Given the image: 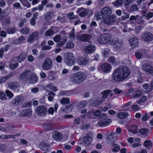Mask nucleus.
Masks as SVG:
<instances>
[{"label":"nucleus","instance_id":"f257e3e1","mask_svg":"<svg viewBox=\"0 0 153 153\" xmlns=\"http://www.w3.org/2000/svg\"><path fill=\"white\" fill-rule=\"evenodd\" d=\"M130 74V69L128 67L120 66L114 71L112 75V79L116 82H121L127 79Z\"/></svg>","mask_w":153,"mask_h":153},{"label":"nucleus","instance_id":"f03ea898","mask_svg":"<svg viewBox=\"0 0 153 153\" xmlns=\"http://www.w3.org/2000/svg\"><path fill=\"white\" fill-rule=\"evenodd\" d=\"M86 79L85 74L81 71L74 73L71 76V81L75 83L78 84L83 83Z\"/></svg>","mask_w":153,"mask_h":153},{"label":"nucleus","instance_id":"7ed1b4c3","mask_svg":"<svg viewBox=\"0 0 153 153\" xmlns=\"http://www.w3.org/2000/svg\"><path fill=\"white\" fill-rule=\"evenodd\" d=\"M64 62L65 64L69 66H72L75 63V59L72 53L69 52L65 54Z\"/></svg>","mask_w":153,"mask_h":153},{"label":"nucleus","instance_id":"20e7f679","mask_svg":"<svg viewBox=\"0 0 153 153\" xmlns=\"http://www.w3.org/2000/svg\"><path fill=\"white\" fill-rule=\"evenodd\" d=\"M52 60L49 58H47L45 60V61L43 64L42 68L45 70H48L50 69L52 65Z\"/></svg>","mask_w":153,"mask_h":153},{"label":"nucleus","instance_id":"39448f33","mask_svg":"<svg viewBox=\"0 0 153 153\" xmlns=\"http://www.w3.org/2000/svg\"><path fill=\"white\" fill-rule=\"evenodd\" d=\"M141 39L145 42H149L153 39V35L150 32L144 33L141 35Z\"/></svg>","mask_w":153,"mask_h":153},{"label":"nucleus","instance_id":"423d86ee","mask_svg":"<svg viewBox=\"0 0 153 153\" xmlns=\"http://www.w3.org/2000/svg\"><path fill=\"white\" fill-rule=\"evenodd\" d=\"M32 72L30 70H27L22 73L20 76V78L22 81H28L31 74Z\"/></svg>","mask_w":153,"mask_h":153},{"label":"nucleus","instance_id":"0eeeda50","mask_svg":"<svg viewBox=\"0 0 153 153\" xmlns=\"http://www.w3.org/2000/svg\"><path fill=\"white\" fill-rule=\"evenodd\" d=\"M47 108L44 106H39L36 108V112L38 115L43 116L46 114L47 112Z\"/></svg>","mask_w":153,"mask_h":153},{"label":"nucleus","instance_id":"6e6552de","mask_svg":"<svg viewBox=\"0 0 153 153\" xmlns=\"http://www.w3.org/2000/svg\"><path fill=\"white\" fill-rule=\"evenodd\" d=\"M93 134L91 132H89L84 137L83 139V144L85 146L89 145L93 140Z\"/></svg>","mask_w":153,"mask_h":153},{"label":"nucleus","instance_id":"1a4fd4ad","mask_svg":"<svg viewBox=\"0 0 153 153\" xmlns=\"http://www.w3.org/2000/svg\"><path fill=\"white\" fill-rule=\"evenodd\" d=\"M24 101L23 97L20 95L16 96L14 99H13L11 101V103L12 104L17 106L20 105Z\"/></svg>","mask_w":153,"mask_h":153},{"label":"nucleus","instance_id":"9d476101","mask_svg":"<svg viewBox=\"0 0 153 153\" xmlns=\"http://www.w3.org/2000/svg\"><path fill=\"white\" fill-rule=\"evenodd\" d=\"M142 69L143 71L149 74L153 75V66L149 64H145L143 65Z\"/></svg>","mask_w":153,"mask_h":153},{"label":"nucleus","instance_id":"9b49d317","mask_svg":"<svg viewBox=\"0 0 153 153\" xmlns=\"http://www.w3.org/2000/svg\"><path fill=\"white\" fill-rule=\"evenodd\" d=\"M39 33L38 32L35 31L30 35L27 39V42L29 43L33 42L36 39V37L39 36Z\"/></svg>","mask_w":153,"mask_h":153},{"label":"nucleus","instance_id":"f8f14e48","mask_svg":"<svg viewBox=\"0 0 153 153\" xmlns=\"http://www.w3.org/2000/svg\"><path fill=\"white\" fill-rule=\"evenodd\" d=\"M91 37V35L88 34H84L81 36H76V38L78 40L84 42H88Z\"/></svg>","mask_w":153,"mask_h":153},{"label":"nucleus","instance_id":"ddd939ff","mask_svg":"<svg viewBox=\"0 0 153 153\" xmlns=\"http://www.w3.org/2000/svg\"><path fill=\"white\" fill-rule=\"evenodd\" d=\"M100 68L102 71L106 73H109L111 68V65L106 63L101 65Z\"/></svg>","mask_w":153,"mask_h":153},{"label":"nucleus","instance_id":"4468645a","mask_svg":"<svg viewBox=\"0 0 153 153\" xmlns=\"http://www.w3.org/2000/svg\"><path fill=\"white\" fill-rule=\"evenodd\" d=\"M139 16L138 15L136 16H131L130 18V20L131 21L132 20L135 21V22L137 24L140 25H143L144 24V21L141 18H139Z\"/></svg>","mask_w":153,"mask_h":153},{"label":"nucleus","instance_id":"2eb2a0df","mask_svg":"<svg viewBox=\"0 0 153 153\" xmlns=\"http://www.w3.org/2000/svg\"><path fill=\"white\" fill-rule=\"evenodd\" d=\"M116 21V16L112 15L109 16L108 18L106 19L104 21V24L108 25H112Z\"/></svg>","mask_w":153,"mask_h":153},{"label":"nucleus","instance_id":"dca6fc26","mask_svg":"<svg viewBox=\"0 0 153 153\" xmlns=\"http://www.w3.org/2000/svg\"><path fill=\"white\" fill-rule=\"evenodd\" d=\"M148 52L147 50L144 49L137 50L135 53V56L137 59H141L142 58L143 54H146Z\"/></svg>","mask_w":153,"mask_h":153},{"label":"nucleus","instance_id":"f3484780","mask_svg":"<svg viewBox=\"0 0 153 153\" xmlns=\"http://www.w3.org/2000/svg\"><path fill=\"white\" fill-rule=\"evenodd\" d=\"M39 147L42 151L49 152L50 151L49 144L44 142H41L39 144Z\"/></svg>","mask_w":153,"mask_h":153},{"label":"nucleus","instance_id":"a211bd4d","mask_svg":"<svg viewBox=\"0 0 153 153\" xmlns=\"http://www.w3.org/2000/svg\"><path fill=\"white\" fill-rule=\"evenodd\" d=\"M53 138L56 141H59L62 139V135L61 133L57 131H55L52 133Z\"/></svg>","mask_w":153,"mask_h":153},{"label":"nucleus","instance_id":"6ab92c4d","mask_svg":"<svg viewBox=\"0 0 153 153\" xmlns=\"http://www.w3.org/2000/svg\"><path fill=\"white\" fill-rule=\"evenodd\" d=\"M89 62V60L87 57H81L78 58L77 62L78 64L80 65H86Z\"/></svg>","mask_w":153,"mask_h":153},{"label":"nucleus","instance_id":"aec40b11","mask_svg":"<svg viewBox=\"0 0 153 153\" xmlns=\"http://www.w3.org/2000/svg\"><path fill=\"white\" fill-rule=\"evenodd\" d=\"M84 49L85 52L87 53H92L95 50V46L93 45H90L84 47Z\"/></svg>","mask_w":153,"mask_h":153},{"label":"nucleus","instance_id":"412c9836","mask_svg":"<svg viewBox=\"0 0 153 153\" xmlns=\"http://www.w3.org/2000/svg\"><path fill=\"white\" fill-rule=\"evenodd\" d=\"M32 111L30 108L25 109L22 111L20 113L19 115L21 117H28L31 115Z\"/></svg>","mask_w":153,"mask_h":153},{"label":"nucleus","instance_id":"4be33fe9","mask_svg":"<svg viewBox=\"0 0 153 153\" xmlns=\"http://www.w3.org/2000/svg\"><path fill=\"white\" fill-rule=\"evenodd\" d=\"M111 122L110 119L108 118L102 119L100 120L98 123V125L100 127H103L108 125Z\"/></svg>","mask_w":153,"mask_h":153},{"label":"nucleus","instance_id":"5701e85b","mask_svg":"<svg viewBox=\"0 0 153 153\" xmlns=\"http://www.w3.org/2000/svg\"><path fill=\"white\" fill-rule=\"evenodd\" d=\"M9 88L13 91L16 90L19 87V83L14 82L10 83L8 85Z\"/></svg>","mask_w":153,"mask_h":153},{"label":"nucleus","instance_id":"b1692460","mask_svg":"<svg viewBox=\"0 0 153 153\" xmlns=\"http://www.w3.org/2000/svg\"><path fill=\"white\" fill-rule=\"evenodd\" d=\"M101 10L105 16L110 15L112 13L111 9L107 7L103 8Z\"/></svg>","mask_w":153,"mask_h":153},{"label":"nucleus","instance_id":"393cba45","mask_svg":"<svg viewBox=\"0 0 153 153\" xmlns=\"http://www.w3.org/2000/svg\"><path fill=\"white\" fill-rule=\"evenodd\" d=\"M38 80V78L36 75L35 74H32L30 76V79H29V82L30 84H33L36 83Z\"/></svg>","mask_w":153,"mask_h":153},{"label":"nucleus","instance_id":"a878e982","mask_svg":"<svg viewBox=\"0 0 153 153\" xmlns=\"http://www.w3.org/2000/svg\"><path fill=\"white\" fill-rule=\"evenodd\" d=\"M131 46L133 48L137 47L138 46V40L135 37H133L129 40Z\"/></svg>","mask_w":153,"mask_h":153},{"label":"nucleus","instance_id":"bb28decb","mask_svg":"<svg viewBox=\"0 0 153 153\" xmlns=\"http://www.w3.org/2000/svg\"><path fill=\"white\" fill-rule=\"evenodd\" d=\"M123 42L122 40L119 38H117L114 41V47L117 48H119L123 46Z\"/></svg>","mask_w":153,"mask_h":153},{"label":"nucleus","instance_id":"cd10ccee","mask_svg":"<svg viewBox=\"0 0 153 153\" xmlns=\"http://www.w3.org/2000/svg\"><path fill=\"white\" fill-rule=\"evenodd\" d=\"M27 55L26 53H21L19 55L16 57L17 61L19 62H21L27 57Z\"/></svg>","mask_w":153,"mask_h":153},{"label":"nucleus","instance_id":"c85d7f7f","mask_svg":"<svg viewBox=\"0 0 153 153\" xmlns=\"http://www.w3.org/2000/svg\"><path fill=\"white\" fill-rule=\"evenodd\" d=\"M143 146L148 150L150 149L152 146V143L149 140H146L143 143Z\"/></svg>","mask_w":153,"mask_h":153},{"label":"nucleus","instance_id":"c756f323","mask_svg":"<svg viewBox=\"0 0 153 153\" xmlns=\"http://www.w3.org/2000/svg\"><path fill=\"white\" fill-rule=\"evenodd\" d=\"M87 104L86 101H81L79 102L76 105V107L78 109H81L85 107Z\"/></svg>","mask_w":153,"mask_h":153},{"label":"nucleus","instance_id":"7c9ffc66","mask_svg":"<svg viewBox=\"0 0 153 153\" xmlns=\"http://www.w3.org/2000/svg\"><path fill=\"white\" fill-rule=\"evenodd\" d=\"M117 117L120 119H124L128 117V114L127 112H120L117 114Z\"/></svg>","mask_w":153,"mask_h":153},{"label":"nucleus","instance_id":"2f4dec72","mask_svg":"<svg viewBox=\"0 0 153 153\" xmlns=\"http://www.w3.org/2000/svg\"><path fill=\"white\" fill-rule=\"evenodd\" d=\"M105 17L103 13L102 12L101 10L100 11L96 13L95 15V17L97 20H99L103 19Z\"/></svg>","mask_w":153,"mask_h":153},{"label":"nucleus","instance_id":"473e14b6","mask_svg":"<svg viewBox=\"0 0 153 153\" xmlns=\"http://www.w3.org/2000/svg\"><path fill=\"white\" fill-rule=\"evenodd\" d=\"M142 95V91L140 90H138L133 94L132 96L133 98H137L140 97Z\"/></svg>","mask_w":153,"mask_h":153},{"label":"nucleus","instance_id":"72a5a7b5","mask_svg":"<svg viewBox=\"0 0 153 153\" xmlns=\"http://www.w3.org/2000/svg\"><path fill=\"white\" fill-rule=\"evenodd\" d=\"M73 94V91L72 90L65 91H62L60 93V94L62 95L67 96H70Z\"/></svg>","mask_w":153,"mask_h":153},{"label":"nucleus","instance_id":"f704fd0d","mask_svg":"<svg viewBox=\"0 0 153 153\" xmlns=\"http://www.w3.org/2000/svg\"><path fill=\"white\" fill-rule=\"evenodd\" d=\"M129 131L133 134H135L137 132V126L133 125L129 128Z\"/></svg>","mask_w":153,"mask_h":153},{"label":"nucleus","instance_id":"c9c22d12","mask_svg":"<svg viewBox=\"0 0 153 153\" xmlns=\"http://www.w3.org/2000/svg\"><path fill=\"white\" fill-rule=\"evenodd\" d=\"M48 100L50 101H52L53 100V97L55 96V94L50 91H48Z\"/></svg>","mask_w":153,"mask_h":153},{"label":"nucleus","instance_id":"e433bc0d","mask_svg":"<svg viewBox=\"0 0 153 153\" xmlns=\"http://www.w3.org/2000/svg\"><path fill=\"white\" fill-rule=\"evenodd\" d=\"M14 60H13L11 61L10 64V67L11 69H13L15 68H17L18 65V63L17 62H15Z\"/></svg>","mask_w":153,"mask_h":153},{"label":"nucleus","instance_id":"4c0bfd02","mask_svg":"<svg viewBox=\"0 0 153 153\" xmlns=\"http://www.w3.org/2000/svg\"><path fill=\"white\" fill-rule=\"evenodd\" d=\"M16 28L15 27H11L6 30V31L8 34H13L16 31Z\"/></svg>","mask_w":153,"mask_h":153},{"label":"nucleus","instance_id":"58836bf2","mask_svg":"<svg viewBox=\"0 0 153 153\" xmlns=\"http://www.w3.org/2000/svg\"><path fill=\"white\" fill-rule=\"evenodd\" d=\"M103 35L106 44L110 41L111 40V36L109 34L104 33Z\"/></svg>","mask_w":153,"mask_h":153},{"label":"nucleus","instance_id":"ea45409f","mask_svg":"<svg viewBox=\"0 0 153 153\" xmlns=\"http://www.w3.org/2000/svg\"><path fill=\"white\" fill-rule=\"evenodd\" d=\"M70 100L69 98H63L60 101L61 103L65 105L70 103Z\"/></svg>","mask_w":153,"mask_h":153},{"label":"nucleus","instance_id":"a19ab883","mask_svg":"<svg viewBox=\"0 0 153 153\" xmlns=\"http://www.w3.org/2000/svg\"><path fill=\"white\" fill-rule=\"evenodd\" d=\"M47 87L49 89L52 90L54 91H57V88L54 86L51 83H49L47 86Z\"/></svg>","mask_w":153,"mask_h":153},{"label":"nucleus","instance_id":"79ce46f5","mask_svg":"<svg viewBox=\"0 0 153 153\" xmlns=\"http://www.w3.org/2000/svg\"><path fill=\"white\" fill-rule=\"evenodd\" d=\"M54 34V31L51 29H49L46 31L45 33V35L46 36H52Z\"/></svg>","mask_w":153,"mask_h":153},{"label":"nucleus","instance_id":"37998d69","mask_svg":"<svg viewBox=\"0 0 153 153\" xmlns=\"http://www.w3.org/2000/svg\"><path fill=\"white\" fill-rule=\"evenodd\" d=\"M123 0H117L113 2V4L115 6H120L123 4Z\"/></svg>","mask_w":153,"mask_h":153},{"label":"nucleus","instance_id":"c03bdc74","mask_svg":"<svg viewBox=\"0 0 153 153\" xmlns=\"http://www.w3.org/2000/svg\"><path fill=\"white\" fill-rule=\"evenodd\" d=\"M98 41L100 44H106L103 35L99 36L98 39Z\"/></svg>","mask_w":153,"mask_h":153},{"label":"nucleus","instance_id":"a18cd8bd","mask_svg":"<svg viewBox=\"0 0 153 153\" xmlns=\"http://www.w3.org/2000/svg\"><path fill=\"white\" fill-rule=\"evenodd\" d=\"M51 123H49L47 124H44L43 125V127L45 130L49 131L51 130H53V129L51 128Z\"/></svg>","mask_w":153,"mask_h":153},{"label":"nucleus","instance_id":"49530a36","mask_svg":"<svg viewBox=\"0 0 153 153\" xmlns=\"http://www.w3.org/2000/svg\"><path fill=\"white\" fill-rule=\"evenodd\" d=\"M52 13L48 12L46 14L45 19L47 21L51 20L52 19L51 16L52 14Z\"/></svg>","mask_w":153,"mask_h":153},{"label":"nucleus","instance_id":"de8ad7c7","mask_svg":"<svg viewBox=\"0 0 153 153\" xmlns=\"http://www.w3.org/2000/svg\"><path fill=\"white\" fill-rule=\"evenodd\" d=\"M108 62L112 64H114L116 62V60L114 57L111 56L108 58Z\"/></svg>","mask_w":153,"mask_h":153},{"label":"nucleus","instance_id":"09e8293b","mask_svg":"<svg viewBox=\"0 0 153 153\" xmlns=\"http://www.w3.org/2000/svg\"><path fill=\"white\" fill-rule=\"evenodd\" d=\"M110 92L111 91L110 90H107L104 91L102 93L103 95V97L101 99H102L105 100V99L107 97L108 95Z\"/></svg>","mask_w":153,"mask_h":153},{"label":"nucleus","instance_id":"8fccbe9b","mask_svg":"<svg viewBox=\"0 0 153 153\" xmlns=\"http://www.w3.org/2000/svg\"><path fill=\"white\" fill-rule=\"evenodd\" d=\"M110 51L106 49H104L102 50V54L104 57H108Z\"/></svg>","mask_w":153,"mask_h":153},{"label":"nucleus","instance_id":"3c124183","mask_svg":"<svg viewBox=\"0 0 153 153\" xmlns=\"http://www.w3.org/2000/svg\"><path fill=\"white\" fill-rule=\"evenodd\" d=\"M129 14L125 12H123L122 15L121 16L122 19L125 20L126 19H128L129 17Z\"/></svg>","mask_w":153,"mask_h":153},{"label":"nucleus","instance_id":"603ef678","mask_svg":"<svg viewBox=\"0 0 153 153\" xmlns=\"http://www.w3.org/2000/svg\"><path fill=\"white\" fill-rule=\"evenodd\" d=\"M74 32V30H72L70 32V34L69 35V38L71 40H73L75 39V35Z\"/></svg>","mask_w":153,"mask_h":153},{"label":"nucleus","instance_id":"864d4df0","mask_svg":"<svg viewBox=\"0 0 153 153\" xmlns=\"http://www.w3.org/2000/svg\"><path fill=\"white\" fill-rule=\"evenodd\" d=\"M21 32L22 33L26 34L29 33V30L28 28L26 27H24L21 30Z\"/></svg>","mask_w":153,"mask_h":153},{"label":"nucleus","instance_id":"5fc2aeb1","mask_svg":"<svg viewBox=\"0 0 153 153\" xmlns=\"http://www.w3.org/2000/svg\"><path fill=\"white\" fill-rule=\"evenodd\" d=\"M146 96H143L137 102V103L140 104L142 102H145L146 100Z\"/></svg>","mask_w":153,"mask_h":153},{"label":"nucleus","instance_id":"6e6d98bb","mask_svg":"<svg viewBox=\"0 0 153 153\" xmlns=\"http://www.w3.org/2000/svg\"><path fill=\"white\" fill-rule=\"evenodd\" d=\"M31 105V102H27L22 104V107L23 108H26L30 107Z\"/></svg>","mask_w":153,"mask_h":153},{"label":"nucleus","instance_id":"4d7b16f0","mask_svg":"<svg viewBox=\"0 0 153 153\" xmlns=\"http://www.w3.org/2000/svg\"><path fill=\"white\" fill-rule=\"evenodd\" d=\"M74 45L73 43L69 41L66 43V47L68 48H72L74 47Z\"/></svg>","mask_w":153,"mask_h":153},{"label":"nucleus","instance_id":"13d9d810","mask_svg":"<svg viewBox=\"0 0 153 153\" xmlns=\"http://www.w3.org/2000/svg\"><path fill=\"white\" fill-rule=\"evenodd\" d=\"M5 93L7 96L10 99L12 98L14 96L13 93L10 91L7 90L5 91Z\"/></svg>","mask_w":153,"mask_h":153},{"label":"nucleus","instance_id":"bf43d9fd","mask_svg":"<svg viewBox=\"0 0 153 153\" xmlns=\"http://www.w3.org/2000/svg\"><path fill=\"white\" fill-rule=\"evenodd\" d=\"M149 118V115L147 113H145L143 115L142 119L143 121H146L148 120Z\"/></svg>","mask_w":153,"mask_h":153},{"label":"nucleus","instance_id":"052dcab7","mask_svg":"<svg viewBox=\"0 0 153 153\" xmlns=\"http://www.w3.org/2000/svg\"><path fill=\"white\" fill-rule=\"evenodd\" d=\"M139 132L141 134L144 135L148 132V130L146 128H142L139 130Z\"/></svg>","mask_w":153,"mask_h":153},{"label":"nucleus","instance_id":"680f3d73","mask_svg":"<svg viewBox=\"0 0 153 153\" xmlns=\"http://www.w3.org/2000/svg\"><path fill=\"white\" fill-rule=\"evenodd\" d=\"M114 146L115 147H114V148L112 147V151L114 152H116L118 151L120 149L119 145L117 144H115Z\"/></svg>","mask_w":153,"mask_h":153},{"label":"nucleus","instance_id":"e2e57ef3","mask_svg":"<svg viewBox=\"0 0 153 153\" xmlns=\"http://www.w3.org/2000/svg\"><path fill=\"white\" fill-rule=\"evenodd\" d=\"M153 16V12H149L146 14V15H144L146 18L147 19H149Z\"/></svg>","mask_w":153,"mask_h":153},{"label":"nucleus","instance_id":"0e129e2a","mask_svg":"<svg viewBox=\"0 0 153 153\" xmlns=\"http://www.w3.org/2000/svg\"><path fill=\"white\" fill-rule=\"evenodd\" d=\"M61 38L60 35L57 34L53 38V41L56 42H58L60 40Z\"/></svg>","mask_w":153,"mask_h":153},{"label":"nucleus","instance_id":"69168bd1","mask_svg":"<svg viewBox=\"0 0 153 153\" xmlns=\"http://www.w3.org/2000/svg\"><path fill=\"white\" fill-rule=\"evenodd\" d=\"M6 96L5 94L2 92H0V99L2 100L6 99Z\"/></svg>","mask_w":153,"mask_h":153},{"label":"nucleus","instance_id":"338daca9","mask_svg":"<svg viewBox=\"0 0 153 153\" xmlns=\"http://www.w3.org/2000/svg\"><path fill=\"white\" fill-rule=\"evenodd\" d=\"M132 109L134 111H136L139 110V106L136 104H134L131 106Z\"/></svg>","mask_w":153,"mask_h":153},{"label":"nucleus","instance_id":"774afa93","mask_svg":"<svg viewBox=\"0 0 153 153\" xmlns=\"http://www.w3.org/2000/svg\"><path fill=\"white\" fill-rule=\"evenodd\" d=\"M131 10L132 11H137L138 10V7L136 4H134L131 7Z\"/></svg>","mask_w":153,"mask_h":153}]
</instances>
